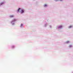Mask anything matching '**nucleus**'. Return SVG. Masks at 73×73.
Instances as JSON below:
<instances>
[{
  "label": "nucleus",
  "instance_id": "6e6552de",
  "mask_svg": "<svg viewBox=\"0 0 73 73\" xmlns=\"http://www.w3.org/2000/svg\"><path fill=\"white\" fill-rule=\"evenodd\" d=\"M47 5H46L45 4L44 5V7H46V6H47Z\"/></svg>",
  "mask_w": 73,
  "mask_h": 73
},
{
  "label": "nucleus",
  "instance_id": "20e7f679",
  "mask_svg": "<svg viewBox=\"0 0 73 73\" xmlns=\"http://www.w3.org/2000/svg\"><path fill=\"white\" fill-rule=\"evenodd\" d=\"M56 1H62V0H55Z\"/></svg>",
  "mask_w": 73,
  "mask_h": 73
},
{
  "label": "nucleus",
  "instance_id": "423d86ee",
  "mask_svg": "<svg viewBox=\"0 0 73 73\" xmlns=\"http://www.w3.org/2000/svg\"><path fill=\"white\" fill-rule=\"evenodd\" d=\"M16 21V19H14L13 20V21Z\"/></svg>",
  "mask_w": 73,
  "mask_h": 73
},
{
  "label": "nucleus",
  "instance_id": "f03ea898",
  "mask_svg": "<svg viewBox=\"0 0 73 73\" xmlns=\"http://www.w3.org/2000/svg\"><path fill=\"white\" fill-rule=\"evenodd\" d=\"M20 9H20V8H19V9H18V10L17 11V12H19V11L20 10Z\"/></svg>",
  "mask_w": 73,
  "mask_h": 73
},
{
  "label": "nucleus",
  "instance_id": "0eeeda50",
  "mask_svg": "<svg viewBox=\"0 0 73 73\" xmlns=\"http://www.w3.org/2000/svg\"><path fill=\"white\" fill-rule=\"evenodd\" d=\"M69 41H67L66 42V43H69Z\"/></svg>",
  "mask_w": 73,
  "mask_h": 73
},
{
  "label": "nucleus",
  "instance_id": "9d476101",
  "mask_svg": "<svg viewBox=\"0 0 73 73\" xmlns=\"http://www.w3.org/2000/svg\"><path fill=\"white\" fill-rule=\"evenodd\" d=\"M69 47H72V45H70L69 46Z\"/></svg>",
  "mask_w": 73,
  "mask_h": 73
},
{
  "label": "nucleus",
  "instance_id": "9b49d317",
  "mask_svg": "<svg viewBox=\"0 0 73 73\" xmlns=\"http://www.w3.org/2000/svg\"><path fill=\"white\" fill-rule=\"evenodd\" d=\"M22 25H23V24H21V26H22Z\"/></svg>",
  "mask_w": 73,
  "mask_h": 73
},
{
  "label": "nucleus",
  "instance_id": "1a4fd4ad",
  "mask_svg": "<svg viewBox=\"0 0 73 73\" xmlns=\"http://www.w3.org/2000/svg\"><path fill=\"white\" fill-rule=\"evenodd\" d=\"M71 27H72V26H70V27H69V28H71Z\"/></svg>",
  "mask_w": 73,
  "mask_h": 73
},
{
  "label": "nucleus",
  "instance_id": "f8f14e48",
  "mask_svg": "<svg viewBox=\"0 0 73 73\" xmlns=\"http://www.w3.org/2000/svg\"><path fill=\"white\" fill-rule=\"evenodd\" d=\"M2 4H3V3H2Z\"/></svg>",
  "mask_w": 73,
  "mask_h": 73
},
{
  "label": "nucleus",
  "instance_id": "7ed1b4c3",
  "mask_svg": "<svg viewBox=\"0 0 73 73\" xmlns=\"http://www.w3.org/2000/svg\"><path fill=\"white\" fill-rule=\"evenodd\" d=\"M62 27V26H60L58 27V28H61Z\"/></svg>",
  "mask_w": 73,
  "mask_h": 73
},
{
  "label": "nucleus",
  "instance_id": "f257e3e1",
  "mask_svg": "<svg viewBox=\"0 0 73 73\" xmlns=\"http://www.w3.org/2000/svg\"><path fill=\"white\" fill-rule=\"evenodd\" d=\"M24 10H21V13H24Z\"/></svg>",
  "mask_w": 73,
  "mask_h": 73
},
{
  "label": "nucleus",
  "instance_id": "39448f33",
  "mask_svg": "<svg viewBox=\"0 0 73 73\" xmlns=\"http://www.w3.org/2000/svg\"><path fill=\"white\" fill-rule=\"evenodd\" d=\"M14 17V16L13 15H11L10 16V17Z\"/></svg>",
  "mask_w": 73,
  "mask_h": 73
}]
</instances>
